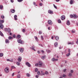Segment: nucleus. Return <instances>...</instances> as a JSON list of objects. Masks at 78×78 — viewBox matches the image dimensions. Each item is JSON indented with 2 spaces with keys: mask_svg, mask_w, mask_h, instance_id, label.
Here are the masks:
<instances>
[{
  "mask_svg": "<svg viewBox=\"0 0 78 78\" xmlns=\"http://www.w3.org/2000/svg\"><path fill=\"white\" fill-rule=\"evenodd\" d=\"M42 65H44V63L43 62L39 61L38 62V66L39 67H41L42 66Z\"/></svg>",
  "mask_w": 78,
  "mask_h": 78,
  "instance_id": "f257e3e1",
  "label": "nucleus"
},
{
  "mask_svg": "<svg viewBox=\"0 0 78 78\" xmlns=\"http://www.w3.org/2000/svg\"><path fill=\"white\" fill-rule=\"evenodd\" d=\"M4 70L5 73H8L9 72V68L8 67H6L5 68Z\"/></svg>",
  "mask_w": 78,
  "mask_h": 78,
  "instance_id": "f03ea898",
  "label": "nucleus"
},
{
  "mask_svg": "<svg viewBox=\"0 0 78 78\" xmlns=\"http://www.w3.org/2000/svg\"><path fill=\"white\" fill-rule=\"evenodd\" d=\"M18 42L20 44H23V43L24 42L23 41H22V40L20 39H19L18 40Z\"/></svg>",
  "mask_w": 78,
  "mask_h": 78,
  "instance_id": "7ed1b4c3",
  "label": "nucleus"
},
{
  "mask_svg": "<svg viewBox=\"0 0 78 78\" xmlns=\"http://www.w3.org/2000/svg\"><path fill=\"white\" fill-rule=\"evenodd\" d=\"M26 65L27 66L29 67H31V65H30V63H29V62H26Z\"/></svg>",
  "mask_w": 78,
  "mask_h": 78,
  "instance_id": "20e7f679",
  "label": "nucleus"
},
{
  "mask_svg": "<svg viewBox=\"0 0 78 78\" xmlns=\"http://www.w3.org/2000/svg\"><path fill=\"white\" fill-rule=\"evenodd\" d=\"M61 19L62 20H65V16H62L61 17Z\"/></svg>",
  "mask_w": 78,
  "mask_h": 78,
  "instance_id": "39448f33",
  "label": "nucleus"
},
{
  "mask_svg": "<svg viewBox=\"0 0 78 78\" xmlns=\"http://www.w3.org/2000/svg\"><path fill=\"white\" fill-rule=\"evenodd\" d=\"M18 60L19 62H21V61H22V57H19V58H18Z\"/></svg>",
  "mask_w": 78,
  "mask_h": 78,
  "instance_id": "423d86ee",
  "label": "nucleus"
},
{
  "mask_svg": "<svg viewBox=\"0 0 78 78\" xmlns=\"http://www.w3.org/2000/svg\"><path fill=\"white\" fill-rule=\"evenodd\" d=\"M3 25L2 24L0 23V29H2L3 28Z\"/></svg>",
  "mask_w": 78,
  "mask_h": 78,
  "instance_id": "0eeeda50",
  "label": "nucleus"
},
{
  "mask_svg": "<svg viewBox=\"0 0 78 78\" xmlns=\"http://www.w3.org/2000/svg\"><path fill=\"white\" fill-rule=\"evenodd\" d=\"M48 23L50 25H51L52 24V21L51 20H48Z\"/></svg>",
  "mask_w": 78,
  "mask_h": 78,
  "instance_id": "6e6552de",
  "label": "nucleus"
},
{
  "mask_svg": "<svg viewBox=\"0 0 78 78\" xmlns=\"http://www.w3.org/2000/svg\"><path fill=\"white\" fill-rule=\"evenodd\" d=\"M17 15H15L14 16V20H17Z\"/></svg>",
  "mask_w": 78,
  "mask_h": 78,
  "instance_id": "1a4fd4ad",
  "label": "nucleus"
},
{
  "mask_svg": "<svg viewBox=\"0 0 78 78\" xmlns=\"http://www.w3.org/2000/svg\"><path fill=\"white\" fill-rule=\"evenodd\" d=\"M34 46H33L32 48H30L32 49V50H34V51H36V50L35 49H34Z\"/></svg>",
  "mask_w": 78,
  "mask_h": 78,
  "instance_id": "9d476101",
  "label": "nucleus"
},
{
  "mask_svg": "<svg viewBox=\"0 0 78 78\" xmlns=\"http://www.w3.org/2000/svg\"><path fill=\"white\" fill-rule=\"evenodd\" d=\"M48 12L49 14H52L53 13V12L52 11H51L50 10H49L48 11Z\"/></svg>",
  "mask_w": 78,
  "mask_h": 78,
  "instance_id": "9b49d317",
  "label": "nucleus"
},
{
  "mask_svg": "<svg viewBox=\"0 0 78 78\" xmlns=\"http://www.w3.org/2000/svg\"><path fill=\"white\" fill-rule=\"evenodd\" d=\"M68 45H69L70 44H71V45H73V44H74V42L73 41L72 42H68Z\"/></svg>",
  "mask_w": 78,
  "mask_h": 78,
  "instance_id": "f8f14e48",
  "label": "nucleus"
},
{
  "mask_svg": "<svg viewBox=\"0 0 78 78\" xmlns=\"http://www.w3.org/2000/svg\"><path fill=\"white\" fill-rule=\"evenodd\" d=\"M20 52H21V53H23V49L22 48H21L20 49Z\"/></svg>",
  "mask_w": 78,
  "mask_h": 78,
  "instance_id": "ddd939ff",
  "label": "nucleus"
},
{
  "mask_svg": "<svg viewBox=\"0 0 78 78\" xmlns=\"http://www.w3.org/2000/svg\"><path fill=\"white\" fill-rule=\"evenodd\" d=\"M5 22V21H4V20H0V23H1V24H2V23H3Z\"/></svg>",
  "mask_w": 78,
  "mask_h": 78,
  "instance_id": "4468645a",
  "label": "nucleus"
},
{
  "mask_svg": "<svg viewBox=\"0 0 78 78\" xmlns=\"http://www.w3.org/2000/svg\"><path fill=\"white\" fill-rule=\"evenodd\" d=\"M9 40L8 39H6L5 40V43L7 44H9Z\"/></svg>",
  "mask_w": 78,
  "mask_h": 78,
  "instance_id": "2eb2a0df",
  "label": "nucleus"
},
{
  "mask_svg": "<svg viewBox=\"0 0 78 78\" xmlns=\"http://www.w3.org/2000/svg\"><path fill=\"white\" fill-rule=\"evenodd\" d=\"M74 17L75 19H76L78 18V16H77L76 14H74Z\"/></svg>",
  "mask_w": 78,
  "mask_h": 78,
  "instance_id": "dca6fc26",
  "label": "nucleus"
},
{
  "mask_svg": "<svg viewBox=\"0 0 78 78\" xmlns=\"http://www.w3.org/2000/svg\"><path fill=\"white\" fill-rule=\"evenodd\" d=\"M67 25H70V21H69V20H68L67 21Z\"/></svg>",
  "mask_w": 78,
  "mask_h": 78,
  "instance_id": "f3484780",
  "label": "nucleus"
},
{
  "mask_svg": "<svg viewBox=\"0 0 78 78\" xmlns=\"http://www.w3.org/2000/svg\"><path fill=\"white\" fill-rule=\"evenodd\" d=\"M70 18H73V17H74V14L73 15H70Z\"/></svg>",
  "mask_w": 78,
  "mask_h": 78,
  "instance_id": "a211bd4d",
  "label": "nucleus"
},
{
  "mask_svg": "<svg viewBox=\"0 0 78 78\" xmlns=\"http://www.w3.org/2000/svg\"><path fill=\"white\" fill-rule=\"evenodd\" d=\"M55 39L56 41H58L59 40V37L58 36H56L55 37Z\"/></svg>",
  "mask_w": 78,
  "mask_h": 78,
  "instance_id": "6ab92c4d",
  "label": "nucleus"
},
{
  "mask_svg": "<svg viewBox=\"0 0 78 78\" xmlns=\"http://www.w3.org/2000/svg\"><path fill=\"white\" fill-rule=\"evenodd\" d=\"M11 12H12V13H14L15 12V10L14 9H13L11 10Z\"/></svg>",
  "mask_w": 78,
  "mask_h": 78,
  "instance_id": "aec40b11",
  "label": "nucleus"
},
{
  "mask_svg": "<svg viewBox=\"0 0 78 78\" xmlns=\"http://www.w3.org/2000/svg\"><path fill=\"white\" fill-rule=\"evenodd\" d=\"M7 31H8V33H10L11 32V30L9 28H8L7 29Z\"/></svg>",
  "mask_w": 78,
  "mask_h": 78,
  "instance_id": "412c9836",
  "label": "nucleus"
},
{
  "mask_svg": "<svg viewBox=\"0 0 78 78\" xmlns=\"http://www.w3.org/2000/svg\"><path fill=\"white\" fill-rule=\"evenodd\" d=\"M20 35H18L16 36V38H18V39H19V38H20Z\"/></svg>",
  "mask_w": 78,
  "mask_h": 78,
  "instance_id": "4be33fe9",
  "label": "nucleus"
},
{
  "mask_svg": "<svg viewBox=\"0 0 78 78\" xmlns=\"http://www.w3.org/2000/svg\"><path fill=\"white\" fill-rule=\"evenodd\" d=\"M55 47H57V46H58V43L56 42L55 43Z\"/></svg>",
  "mask_w": 78,
  "mask_h": 78,
  "instance_id": "5701e85b",
  "label": "nucleus"
},
{
  "mask_svg": "<svg viewBox=\"0 0 78 78\" xmlns=\"http://www.w3.org/2000/svg\"><path fill=\"white\" fill-rule=\"evenodd\" d=\"M0 35L1 36H3V34L2 32L0 31Z\"/></svg>",
  "mask_w": 78,
  "mask_h": 78,
  "instance_id": "b1692460",
  "label": "nucleus"
},
{
  "mask_svg": "<svg viewBox=\"0 0 78 78\" xmlns=\"http://www.w3.org/2000/svg\"><path fill=\"white\" fill-rule=\"evenodd\" d=\"M70 53H69L68 54H66V56L67 57H68L69 56H70Z\"/></svg>",
  "mask_w": 78,
  "mask_h": 78,
  "instance_id": "393cba45",
  "label": "nucleus"
},
{
  "mask_svg": "<svg viewBox=\"0 0 78 78\" xmlns=\"http://www.w3.org/2000/svg\"><path fill=\"white\" fill-rule=\"evenodd\" d=\"M68 76H70V77H71L72 76V73H69V75H68Z\"/></svg>",
  "mask_w": 78,
  "mask_h": 78,
  "instance_id": "a878e982",
  "label": "nucleus"
},
{
  "mask_svg": "<svg viewBox=\"0 0 78 78\" xmlns=\"http://www.w3.org/2000/svg\"><path fill=\"white\" fill-rule=\"evenodd\" d=\"M70 5H72V4H73V1L72 0H71L70 1Z\"/></svg>",
  "mask_w": 78,
  "mask_h": 78,
  "instance_id": "bb28decb",
  "label": "nucleus"
},
{
  "mask_svg": "<svg viewBox=\"0 0 78 78\" xmlns=\"http://www.w3.org/2000/svg\"><path fill=\"white\" fill-rule=\"evenodd\" d=\"M12 39V37H11V36L9 37L8 39L9 40H11V39Z\"/></svg>",
  "mask_w": 78,
  "mask_h": 78,
  "instance_id": "cd10ccee",
  "label": "nucleus"
},
{
  "mask_svg": "<svg viewBox=\"0 0 78 78\" xmlns=\"http://www.w3.org/2000/svg\"><path fill=\"white\" fill-rule=\"evenodd\" d=\"M16 64L17 66H20V62H16Z\"/></svg>",
  "mask_w": 78,
  "mask_h": 78,
  "instance_id": "c85d7f7f",
  "label": "nucleus"
},
{
  "mask_svg": "<svg viewBox=\"0 0 78 78\" xmlns=\"http://www.w3.org/2000/svg\"><path fill=\"white\" fill-rule=\"evenodd\" d=\"M44 74H45V75H48L49 73H48V72H47V71H46V72H45Z\"/></svg>",
  "mask_w": 78,
  "mask_h": 78,
  "instance_id": "c756f323",
  "label": "nucleus"
},
{
  "mask_svg": "<svg viewBox=\"0 0 78 78\" xmlns=\"http://www.w3.org/2000/svg\"><path fill=\"white\" fill-rule=\"evenodd\" d=\"M3 56V54L0 53V57H2Z\"/></svg>",
  "mask_w": 78,
  "mask_h": 78,
  "instance_id": "7c9ffc66",
  "label": "nucleus"
},
{
  "mask_svg": "<svg viewBox=\"0 0 78 78\" xmlns=\"http://www.w3.org/2000/svg\"><path fill=\"white\" fill-rule=\"evenodd\" d=\"M3 5H0V9H2L3 8Z\"/></svg>",
  "mask_w": 78,
  "mask_h": 78,
  "instance_id": "2f4dec72",
  "label": "nucleus"
},
{
  "mask_svg": "<svg viewBox=\"0 0 78 78\" xmlns=\"http://www.w3.org/2000/svg\"><path fill=\"white\" fill-rule=\"evenodd\" d=\"M58 23H61V20H58Z\"/></svg>",
  "mask_w": 78,
  "mask_h": 78,
  "instance_id": "473e14b6",
  "label": "nucleus"
},
{
  "mask_svg": "<svg viewBox=\"0 0 78 78\" xmlns=\"http://www.w3.org/2000/svg\"><path fill=\"white\" fill-rule=\"evenodd\" d=\"M27 76H28V77H29V76H30V74L29 73H27L26 74Z\"/></svg>",
  "mask_w": 78,
  "mask_h": 78,
  "instance_id": "72a5a7b5",
  "label": "nucleus"
},
{
  "mask_svg": "<svg viewBox=\"0 0 78 78\" xmlns=\"http://www.w3.org/2000/svg\"><path fill=\"white\" fill-rule=\"evenodd\" d=\"M44 58H45V55H44L43 56L41 57V58L42 59H44Z\"/></svg>",
  "mask_w": 78,
  "mask_h": 78,
  "instance_id": "f704fd0d",
  "label": "nucleus"
},
{
  "mask_svg": "<svg viewBox=\"0 0 78 78\" xmlns=\"http://www.w3.org/2000/svg\"><path fill=\"white\" fill-rule=\"evenodd\" d=\"M22 31L23 33H25V29H23L22 30Z\"/></svg>",
  "mask_w": 78,
  "mask_h": 78,
  "instance_id": "c9c22d12",
  "label": "nucleus"
},
{
  "mask_svg": "<svg viewBox=\"0 0 78 78\" xmlns=\"http://www.w3.org/2000/svg\"><path fill=\"white\" fill-rule=\"evenodd\" d=\"M37 75H41V73H40V72L38 71L37 73Z\"/></svg>",
  "mask_w": 78,
  "mask_h": 78,
  "instance_id": "e433bc0d",
  "label": "nucleus"
},
{
  "mask_svg": "<svg viewBox=\"0 0 78 78\" xmlns=\"http://www.w3.org/2000/svg\"><path fill=\"white\" fill-rule=\"evenodd\" d=\"M1 18L2 19H4V18H5V16H3V15H2L1 16Z\"/></svg>",
  "mask_w": 78,
  "mask_h": 78,
  "instance_id": "4c0bfd02",
  "label": "nucleus"
},
{
  "mask_svg": "<svg viewBox=\"0 0 78 78\" xmlns=\"http://www.w3.org/2000/svg\"><path fill=\"white\" fill-rule=\"evenodd\" d=\"M34 38L36 40V41H38V40L37 39V37L36 36L34 37Z\"/></svg>",
  "mask_w": 78,
  "mask_h": 78,
  "instance_id": "58836bf2",
  "label": "nucleus"
},
{
  "mask_svg": "<svg viewBox=\"0 0 78 78\" xmlns=\"http://www.w3.org/2000/svg\"><path fill=\"white\" fill-rule=\"evenodd\" d=\"M53 6L55 9H57V7L56 6V5H55L54 4H53Z\"/></svg>",
  "mask_w": 78,
  "mask_h": 78,
  "instance_id": "ea45409f",
  "label": "nucleus"
},
{
  "mask_svg": "<svg viewBox=\"0 0 78 78\" xmlns=\"http://www.w3.org/2000/svg\"><path fill=\"white\" fill-rule=\"evenodd\" d=\"M7 30L8 29H7V28H5L4 29V31H5L6 32H7Z\"/></svg>",
  "mask_w": 78,
  "mask_h": 78,
  "instance_id": "a19ab883",
  "label": "nucleus"
},
{
  "mask_svg": "<svg viewBox=\"0 0 78 78\" xmlns=\"http://www.w3.org/2000/svg\"><path fill=\"white\" fill-rule=\"evenodd\" d=\"M46 51L48 53H50V50H46Z\"/></svg>",
  "mask_w": 78,
  "mask_h": 78,
  "instance_id": "79ce46f5",
  "label": "nucleus"
},
{
  "mask_svg": "<svg viewBox=\"0 0 78 78\" xmlns=\"http://www.w3.org/2000/svg\"><path fill=\"white\" fill-rule=\"evenodd\" d=\"M38 65H39V64L36 63V64H35V66H36L37 67V66H38Z\"/></svg>",
  "mask_w": 78,
  "mask_h": 78,
  "instance_id": "37998d69",
  "label": "nucleus"
},
{
  "mask_svg": "<svg viewBox=\"0 0 78 78\" xmlns=\"http://www.w3.org/2000/svg\"><path fill=\"white\" fill-rule=\"evenodd\" d=\"M17 78H19L20 77V75L19 74L17 76Z\"/></svg>",
  "mask_w": 78,
  "mask_h": 78,
  "instance_id": "c03bdc74",
  "label": "nucleus"
},
{
  "mask_svg": "<svg viewBox=\"0 0 78 78\" xmlns=\"http://www.w3.org/2000/svg\"><path fill=\"white\" fill-rule=\"evenodd\" d=\"M12 69H16V67L14 66H12L11 67Z\"/></svg>",
  "mask_w": 78,
  "mask_h": 78,
  "instance_id": "a18cd8bd",
  "label": "nucleus"
},
{
  "mask_svg": "<svg viewBox=\"0 0 78 78\" xmlns=\"http://www.w3.org/2000/svg\"><path fill=\"white\" fill-rule=\"evenodd\" d=\"M23 0H18V2H22Z\"/></svg>",
  "mask_w": 78,
  "mask_h": 78,
  "instance_id": "49530a36",
  "label": "nucleus"
},
{
  "mask_svg": "<svg viewBox=\"0 0 78 78\" xmlns=\"http://www.w3.org/2000/svg\"><path fill=\"white\" fill-rule=\"evenodd\" d=\"M71 32H72V33H75V30L73 31V30H72Z\"/></svg>",
  "mask_w": 78,
  "mask_h": 78,
  "instance_id": "de8ad7c7",
  "label": "nucleus"
},
{
  "mask_svg": "<svg viewBox=\"0 0 78 78\" xmlns=\"http://www.w3.org/2000/svg\"><path fill=\"white\" fill-rule=\"evenodd\" d=\"M37 71H38V69L36 68L35 69V72H37Z\"/></svg>",
  "mask_w": 78,
  "mask_h": 78,
  "instance_id": "09e8293b",
  "label": "nucleus"
},
{
  "mask_svg": "<svg viewBox=\"0 0 78 78\" xmlns=\"http://www.w3.org/2000/svg\"><path fill=\"white\" fill-rule=\"evenodd\" d=\"M39 34H42V32H41V31H39Z\"/></svg>",
  "mask_w": 78,
  "mask_h": 78,
  "instance_id": "8fccbe9b",
  "label": "nucleus"
},
{
  "mask_svg": "<svg viewBox=\"0 0 78 78\" xmlns=\"http://www.w3.org/2000/svg\"><path fill=\"white\" fill-rule=\"evenodd\" d=\"M66 75L63 74L62 75V77H66Z\"/></svg>",
  "mask_w": 78,
  "mask_h": 78,
  "instance_id": "3c124183",
  "label": "nucleus"
},
{
  "mask_svg": "<svg viewBox=\"0 0 78 78\" xmlns=\"http://www.w3.org/2000/svg\"><path fill=\"white\" fill-rule=\"evenodd\" d=\"M70 72L71 73H73V71L72 70H71Z\"/></svg>",
  "mask_w": 78,
  "mask_h": 78,
  "instance_id": "603ef678",
  "label": "nucleus"
},
{
  "mask_svg": "<svg viewBox=\"0 0 78 78\" xmlns=\"http://www.w3.org/2000/svg\"><path fill=\"white\" fill-rule=\"evenodd\" d=\"M13 37H14V38H15L16 37V35L15 34H13Z\"/></svg>",
  "mask_w": 78,
  "mask_h": 78,
  "instance_id": "864d4df0",
  "label": "nucleus"
},
{
  "mask_svg": "<svg viewBox=\"0 0 78 78\" xmlns=\"http://www.w3.org/2000/svg\"><path fill=\"white\" fill-rule=\"evenodd\" d=\"M41 75H45V73H43L41 74Z\"/></svg>",
  "mask_w": 78,
  "mask_h": 78,
  "instance_id": "5fc2aeb1",
  "label": "nucleus"
},
{
  "mask_svg": "<svg viewBox=\"0 0 78 78\" xmlns=\"http://www.w3.org/2000/svg\"><path fill=\"white\" fill-rule=\"evenodd\" d=\"M70 51H71L70 49H68V52H69V53H70Z\"/></svg>",
  "mask_w": 78,
  "mask_h": 78,
  "instance_id": "6e6d98bb",
  "label": "nucleus"
},
{
  "mask_svg": "<svg viewBox=\"0 0 78 78\" xmlns=\"http://www.w3.org/2000/svg\"><path fill=\"white\" fill-rule=\"evenodd\" d=\"M55 58H53L52 59V61H55Z\"/></svg>",
  "mask_w": 78,
  "mask_h": 78,
  "instance_id": "4d7b16f0",
  "label": "nucleus"
},
{
  "mask_svg": "<svg viewBox=\"0 0 78 78\" xmlns=\"http://www.w3.org/2000/svg\"><path fill=\"white\" fill-rule=\"evenodd\" d=\"M39 5L40 6H42V3H40Z\"/></svg>",
  "mask_w": 78,
  "mask_h": 78,
  "instance_id": "13d9d810",
  "label": "nucleus"
},
{
  "mask_svg": "<svg viewBox=\"0 0 78 78\" xmlns=\"http://www.w3.org/2000/svg\"><path fill=\"white\" fill-rule=\"evenodd\" d=\"M41 37L42 40H43V39H43V38H44V37H43V36H41Z\"/></svg>",
  "mask_w": 78,
  "mask_h": 78,
  "instance_id": "bf43d9fd",
  "label": "nucleus"
},
{
  "mask_svg": "<svg viewBox=\"0 0 78 78\" xmlns=\"http://www.w3.org/2000/svg\"><path fill=\"white\" fill-rule=\"evenodd\" d=\"M39 45L41 46V47H43V45H42L41 44H39Z\"/></svg>",
  "mask_w": 78,
  "mask_h": 78,
  "instance_id": "052dcab7",
  "label": "nucleus"
},
{
  "mask_svg": "<svg viewBox=\"0 0 78 78\" xmlns=\"http://www.w3.org/2000/svg\"><path fill=\"white\" fill-rule=\"evenodd\" d=\"M66 71V69H65L64 70L63 72H65Z\"/></svg>",
  "mask_w": 78,
  "mask_h": 78,
  "instance_id": "680f3d73",
  "label": "nucleus"
},
{
  "mask_svg": "<svg viewBox=\"0 0 78 78\" xmlns=\"http://www.w3.org/2000/svg\"><path fill=\"white\" fill-rule=\"evenodd\" d=\"M39 77V76L38 75H36V77L37 78H38Z\"/></svg>",
  "mask_w": 78,
  "mask_h": 78,
  "instance_id": "e2e57ef3",
  "label": "nucleus"
},
{
  "mask_svg": "<svg viewBox=\"0 0 78 78\" xmlns=\"http://www.w3.org/2000/svg\"><path fill=\"white\" fill-rule=\"evenodd\" d=\"M10 1L12 3H13V2H14V1H12V0H10Z\"/></svg>",
  "mask_w": 78,
  "mask_h": 78,
  "instance_id": "0e129e2a",
  "label": "nucleus"
},
{
  "mask_svg": "<svg viewBox=\"0 0 78 78\" xmlns=\"http://www.w3.org/2000/svg\"><path fill=\"white\" fill-rule=\"evenodd\" d=\"M10 61H11V62H13V59H11Z\"/></svg>",
  "mask_w": 78,
  "mask_h": 78,
  "instance_id": "69168bd1",
  "label": "nucleus"
},
{
  "mask_svg": "<svg viewBox=\"0 0 78 78\" xmlns=\"http://www.w3.org/2000/svg\"><path fill=\"white\" fill-rule=\"evenodd\" d=\"M37 53H38V54H39V53H41V51H38Z\"/></svg>",
  "mask_w": 78,
  "mask_h": 78,
  "instance_id": "338daca9",
  "label": "nucleus"
},
{
  "mask_svg": "<svg viewBox=\"0 0 78 78\" xmlns=\"http://www.w3.org/2000/svg\"><path fill=\"white\" fill-rule=\"evenodd\" d=\"M76 43L78 44V39L77 40V41H76Z\"/></svg>",
  "mask_w": 78,
  "mask_h": 78,
  "instance_id": "774afa93",
  "label": "nucleus"
}]
</instances>
